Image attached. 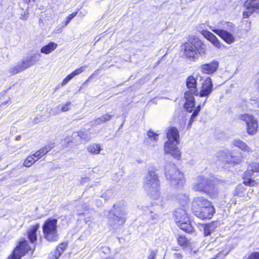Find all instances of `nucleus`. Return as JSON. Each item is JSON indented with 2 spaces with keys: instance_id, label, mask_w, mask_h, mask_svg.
Here are the masks:
<instances>
[{
  "instance_id": "f257e3e1",
  "label": "nucleus",
  "mask_w": 259,
  "mask_h": 259,
  "mask_svg": "<svg viewBox=\"0 0 259 259\" xmlns=\"http://www.w3.org/2000/svg\"><path fill=\"white\" fill-rule=\"evenodd\" d=\"M167 141L165 142L164 151L165 154H170L174 158H181V152L177 145L179 144V133L177 128L169 127L166 133Z\"/></svg>"
},
{
  "instance_id": "f03ea898",
  "label": "nucleus",
  "mask_w": 259,
  "mask_h": 259,
  "mask_svg": "<svg viewBox=\"0 0 259 259\" xmlns=\"http://www.w3.org/2000/svg\"><path fill=\"white\" fill-rule=\"evenodd\" d=\"M181 50L185 58L191 61L197 59L199 55L203 56L205 54L204 45L198 39L182 44Z\"/></svg>"
},
{
  "instance_id": "7ed1b4c3",
  "label": "nucleus",
  "mask_w": 259,
  "mask_h": 259,
  "mask_svg": "<svg viewBox=\"0 0 259 259\" xmlns=\"http://www.w3.org/2000/svg\"><path fill=\"white\" fill-rule=\"evenodd\" d=\"M159 181L158 177L154 171H149L145 177L144 188L150 197L157 199L159 197Z\"/></svg>"
},
{
  "instance_id": "20e7f679",
  "label": "nucleus",
  "mask_w": 259,
  "mask_h": 259,
  "mask_svg": "<svg viewBox=\"0 0 259 259\" xmlns=\"http://www.w3.org/2000/svg\"><path fill=\"white\" fill-rule=\"evenodd\" d=\"M113 207L109 213L108 224L115 229L125 222V212L119 206L114 205Z\"/></svg>"
},
{
  "instance_id": "39448f33",
  "label": "nucleus",
  "mask_w": 259,
  "mask_h": 259,
  "mask_svg": "<svg viewBox=\"0 0 259 259\" xmlns=\"http://www.w3.org/2000/svg\"><path fill=\"white\" fill-rule=\"evenodd\" d=\"M57 224L56 219H49L43 225L44 237L49 241H56L58 240Z\"/></svg>"
},
{
  "instance_id": "423d86ee",
  "label": "nucleus",
  "mask_w": 259,
  "mask_h": 259,
  "mask_svg": "<svg viewBox=\"0 0 259 259\" xmlns=\"http://www.w3.org/2000/svg\"><path fill=\"white\" fill-rule=\"evenodd\" d=\"M165 175L173 185L183 183V174L179 170L173 163H168L166 165Z\"/></svg>"
},
{
  "instance_id": "0eeeda50",
  "label": "nucleus",
  "mask_w": 259,
  "mask_h": 259,
  "mask_svg": "<svg viewBox=\"0 0 259 259\" xmlns=\"http://www.w3.org/2000/svg\"><path fill=\"white\" fill-rule=\"evenodd\" d=\"M259 171V163L257 162H252L248 167L247 171L244 175V183L246 185L253 186L256 182L254 180L255 177L254 172H258Z\"/></svg>"
},
{
  "instance_id": "6e6552de",
  "label": "nucleus",
  "mask_w": 259,
  "mask_h": 259,
  "mask_svg": "<svg viewBox=\"0 0 259 259\" xmlns=\"http://www.w3.org/2000/svg\"><path fill=\"white\" fill-rule=\"evenodd\" d=\"M240 119L245 122L249 135H254L257 131L258 123L256 118L249 114H242Z\"/></svg>"
},
{
  "instance_id": "1a4fd4ad",
  "label": "nucleus",
  "mask_w": 259,
  "mask_h": 259,
  "mask_svg": "<svg viewBox=\"0 0 259 259\" xmlns=\"http://www.w3.org/2000/svg\"><path fill=\"white\" fill-rule=\"evenodd\" d=\"M31 250L32 248L28 245V242L23 240L20 242L8 259H21L22 256Z\"/></svg>"
},
{
  "instance_id": "9d476101",
  "label": "nucleus",
  "mask_w": 259,
  "mask_h": 259,
  "mask_svg": "<svg viewBox=\"0 0 259 259\" xmlns=\"http://www.w3.org/2000/svg\"><path fill=\"white\" fill-rule=\"evenodd\" d=\"M211 181L203 176H200L195 180L193 185V189L196 191H201L205 193Z\"/></svg>"
},
{
  "instance_id": "9b49d317",
  "label": "nucleus",
  "mask_w": 259,
  "mask_h": 259,
  "mask_svg": "<svg viewBox=\"0 0 259 259\" xmlns=\"http://www.w3.org/2000/svg\"><path fill=\"white\" fill-rule=\"evenodd\" d=\"M212 88L213 84L211 78L207 77L202 83L200 92L197 91L195 96L200 97H206L205 99H207L212 91Z\"/></svg>"
},
{
  "instance_id": "f8f14e48",
  "label": "nucleus",
  "mask_w": 259,
  "mask_h": 259,
  "mask_svg": "<svg viewBox=\"0 0 259 259\" xmlns=\"http://www.w3.org/2000/svg\"><path fill=\"white\" fill-rule=\"evenodd\" d=\"M214 208L211 204L209 206L202 207L199 210H195L194 214L202 220L211 219L214 213Z\"/></svg>"
},
{
  "instance_id": "ddd939ff",
  "label": "nucleus",
  "mask_w": 259,
  "mask_h": 259,
  "mask_svg": "<svg viewBox=\"0 0 259 259\" xmlns=\"http://www.w3.org/2000/svg\"><path fill=\"white\" fill-rule=\"evenodd\" d=\"M211 202L202 196H196L193 198L192 204L193 213L195 210L200 209L202 207L209 206Z\"/></svg>"
},
{
  "instance_id": "4468645a",
  "label": "nucleus",
  "mask_w": 259,
  "mask_h": 259,
  "mask_svg": "<svg viewBox=\"0 0 259 259\" xmlns=\"http://www.w3.org/2000/svg\"><path fill=\"white\" fill-rule=\"evenodd\" d=\"M244 7L246 10L243 12V18H246L256 10H259V3L258 1H245Z\"/></svg>"
},
{
  "instance_id": "2eb2a0df",
  "label": "nucleus",
  "mask_w": 259,
  "mask_h": 259,
  "mask_svg": "<svg viewBox=\"0 0 259 259\" xmlns=\"http://www.w3.org/2000/svg\"><path fill=\"white\" fill-rule=\"evenodd\" d=\"M182 201H180V203L183 205V207L178 208L176 209L174 213L175 220H180L184 215H187L186 211V204L188 201V197L186 195L183 196Z\"/></svg>"
},
{
  "instance_id": "dca6fc26",
  "label": "nucleus",
  "mask_w": 259,
  "mask_h": 259,
  "mask_svg": "<svg viewBox=\"0 0 259 259\" xmlns=\"http://www.w3.org/2000/svg\"><path fill=\"white\" fill-rule=\"evenodd\" d=\"M211 30L228 44H231L235 41V39L234 36L227 31L220 29H211Z\"/></svg>"
},
{
  "instance_id": "f3484780",
  "label": "nucleus",
  "mask_w": 259,
  "mask_h": 259,
  "mask_svg": "<svg viewBox=\"0 0 259 259\" xmlns=\"http://www.w3.org/2000/svg\"><path fill=\"white\" fill-rule=\"evenodd\" d=\"M201 33L216 48L218 49L221 48L223 45L213 33L206 30H202Z\"/></svg>"
},
{
  "instance_id": "a211bd4d",
  "label": "nucleus",
  "mask_w": 259,
  "mask_h": 259,
  "mask_svg": "<svg viewBox=\"0 0 259 259\" xmlns=\"http://www.w3.org/2000/svg\"><path fill=\"white\" fill-rule=\"evenodd\" d=\"M218 66V61L214 60L209 64H204L201 65V70L204 73L212 74L217 70Z\"/></svg>"
},
{
  "instance_id": "6ab92c4d",
  "label": "nucleus",
  "mask_w": 259,
  "mask_h": 259,
  "mask_svg": "<svg viewBox=\"0 0 259 259\" xmlns=\"http://www.w3.org/2000/svg\"><path fill=\"white\" fill-rule=\"evenodd\" d=\"M194 94L190 93V92H185L184 97L186 100L185 107L188 112H192V108L195 105V99L194 97Z\"/></svg>"
},
{
  "instance_id": "aec40b11",
  "label": "nucleus",
  "mask_w": 259,
  "mask_h": 259,
  "mask_svg": "<svg viewBox=\"0 0 259 259\" xmlns=\"http://www.w3.org/2000/svg\"><path fill=\"white\" fill-rule=\"evenodd\" d=\"M40 58V54L39 53H35L31 56L27 57L22 61L23 63L25 65L26 68L34 65L36 62L38 61Z\"/></svg>"
},
{
  "instance_id": "412c9836",
  "label": "nucleus",
  "mask_w": 259,
  "mask_h": 259,
  "mask_svg": "<svg viewBox=\"0 0 259 259\" xmlns=\"http://www.w3.org/2000/svg\"><path fill=\"white\" fill-rule=\"evenodd\" d=\"M186 85L189 91L187 92H190L192 94H194L195 95L197 92V81L193 76H189L186 80Z\"/></svg>"
},
{
  "instance_id": "4be33fe9",
  "label": "nucleus",
  "mask_w": 259,
  "mask_h": 259,
  "mask_svg": "<svg viewBox=\"0 0 259 259\" xmlns=\"http://www.w3.org/2000/svg\"><path fill=\"white\" fill-rule=\"evenodd\" d=\"M67 244L66 243H62L57 246L55 250L51 253L48 259H58L59 256L64 251V249L66 247Z\"/></svg>"
},
{
  "instance_id": "5701e85b",
  "label": "nucleus",
  "mask_w": 259,
  "mask_h": 259,
  "mask_svg": "<svg viewBox=\"0 0 259 259\" xmlns=\"http://www.w3.org/2000/svg\"><path fill=\"white\" fill-rule=\"evenodd\" d=\"M205 193L211 198H217L219 194V188L217 185H214L211 182Z\"/></svg>"
},
{
  "instance_id": "b1692460",
  "label": "nucleus",
  "mask_w": 259,
  "mask_h": 259,
  "mask_svg": "<svg viewBox=\"0 0 259 259\" xmlns=\"http://www.w3.org/2000/svg\"><path fill=\"white\" fill-rule=\"evenodd\" d=\"M39 228V224H36L30 226L28 230V237L32 243H34L36 240V232Z\"/></svg>"
},
{
  "instance_id": "393cba45",
  "label": "nucleus",
  "mask_w": 259,
  "mask_h": 259,
  "mask_svg": "<svg viewBox=\"0 0 259 259\" xmlns=\"http://www.w3.org/2000/svg\"><path fill=\"white\" fill-rule=\"evenodd\" d=\"M54 147V144L51 143L46 146V147L41 148L40 150L36 152L34 154L36 160H38L41 158L44 155H46L48 152Z\"/></svg>"
},
{
  "instance_id": "a878e982",
  "label": "nucleus",
  "mask_w": 259,
  "mask_h": 259,
  "mask_svg": "<svg viewBox=\"0 0 259 259\" xmlns=\"http://www.w3.org/2000/svg\"><path fill=\"white\" fill-rule=\"evenodd\" d=\"M58 45L54 42H50L40 49V52L44 54H49L57 48Z\"/></svg>"
},
{
  "instance_id": "bb28decb",
  "label": "nucleus",
  "mask_w": 259,
  "mask_h": 259,
  "mask_svg": "<svg viewBox=\"0 0 259 259\" xmlns=\"http://www.w3.org/2000/svg\"><path fill=\"white\" fill-rule=\"evenodd\" d=\"M233 144L234 146L239 148L244 152H246L247 153L251 152V148L240 140H234L233 141Z\"/></svg>"
},
{
  "instance_id": "cd10ccee",
  "label": "nucleus",
  "mask_w": 259,
  "mask_h": 259,
  "mask_svg": "<svg viewBox=\"0 0 259 259\" xmlns=\"http://www.w3.org/2000/svg\"><path fill=\"white\" fill-rule=\"evenodd\" d=\"M26 69L25 65H24L23 62H22L9 68V72L12 75H15L25 70Z\"/></svg>"
},
{
  "instance_id": "c85d7f7f",
  "label": "nucleus",
  "mask_w": 259,
  "mask_h": 259,
  "mask_svg": "<svg viewBox=\"0 0 259 259\" xmlns=\"http://www.w3.org/2000/svg\"><path fill=\"white\" fill-rule=\"evenodd\" d=\"M70 104L71 102H68L64 104L58 106L56 108L52 110V111L54 115L58 114L60 111H67L70 109Z\"/></svg>"
},
{
  "instance_id": "c756f323",
  "label": "nucleus",
  "mask_w": 259,
  "mask_h": 259,
  "mask_svg": "<svg viewBox=\"0 0 259 259\" xmlns=\"http://www.w3.org/2000/svg\"><path fill=\"white\" fill-rule=\"evenodd\" d=\"M73 138L78 137V139H82L85 141H89L91 139L90 135L82 131L74 132L72 134Z\"/></svg>"
},
{
  "instance_id": "7c9ffc66",
  "label": "nucleus",
  "mask_w": 259,
  "mask_h": 259,
  "mask_svg": "<svg viewBox=\"0 0 259 259\" xmlns=\"http://www.w3.org/2000/svg\"><path fill=\"white\" fill-rule=\"evenodd\" d=\"M112 115L108 114L103 115L102 117L97 118L95 121L93 125H99L110 120L112 118Z\"/></svg>"
},
{
  "instance_id": "2f4dec72",
  "label": "nucleus",
  "mask_w": 259,
  "mask_h": 259,
  "mask_svg": "<svg viewBox=\"0 0 259 259\" xmlns=\"http://www.w3.org/2000/svg\"><path fill=\"white\" fill-rule=\"evenodd\" d=\"M178 227L183 231L187 233H192L194 229L190 222L185 223L184 224H178Z\"/></svg>"
},
{
  "instance_id": "473e14b6",
  "label": "nucleus",
  "mask_w": 259,
  "mask_h": 259,
  "mask_svg": "<svg viewBox=\"0 0 259 259\" xmlns=\"http://www.w3.org/2000/svg\"><path fill=\"white\" fill-rule=\"evenodd\" d=\"M88 151L93 154H98L102 150L99 144H93L88 146L87 148Z\"/></svg>"
},
{
  "instance_id": "72a5a7b5",
  "label": "nucleus",
  "mask_w": 259,
  "mask_h": 259,
  "mask_svg": "<svg viewBox=\"0 0 259 259\" xmlns=\"http://www.w3.org/2000/svg\"><path fill=\"white\" fill-rule=\"evenodd\" d=\"M230 158L228 157L226 162L228 163L238 164L242 160L241 156H234L232 154L230 155Z\"/></svg>"
},
{
  "instance_id": "f704fd0d",
  "label": "nucleus",
  "mask_w": 259,
  "mask_h": 259,
  "mask_svg": "<svg viewBox=\"0 0 259 259\" xmlns=\"http://www.w3.org/2000/svg\"><path fill=\"white\" fill-rule=\"evenodd\" d=\"M204 235L205 236L211 234L214 230V226L213 224H206L203 227Z\"/></svg>"
},
{
  "instance_id": "c9c22d12",
  "label": "nucleus",
  "mask_w": 259,
  "mask_h": 259,
  "mask_svg": "<svg viewBox=\"0 0 259 259\" xmlns=\"http://www.w3.org/2000/svg\"><path fill=\"white\" fill-rule=\"evenodd\" d=\"M37 160H36L34 154L30 155L24 160L23 165L25 167H30Z\"/></svg>"
},
{
  "instance_id": "e433bc0d",
  "label": "nucleus",
  "mask_w": 259,
  "mask_h": 259,
  "mask_svg": "<svg viewBox=\"0 0 259 259\" xmlns=\"http://www.w3.org/2000/svg\"><path fill=\"white\" fill-rule=\"evenodd\" d=\"M147 135L151 141H153L154 142H157L159 134L155 133L151 130H149L147 132Z\"/></svg>"
},
{
  "instance_id": "4c0bfd02",
  "label": "nucleus",
  "mask_w": 259,
  "mask_h": 259,
  "mask_svg": "<svg viewBox=\"0 0 259 259\" xmlns=\"http://www.w3.org/2000/svg\"><path fill=\"white\" fill-rule=\"evenodd\" d=\"M87 68V66L86 65L81 66L80 67L75 69L74 71H73L72 73H71L69 74L72 76V78H73L76 75H77L82 73V72H83L84 71H85Z\"/></svg>"
},
{
  "instance_id": "58836bf2",
  "label": "nucleus",
  "mask_w": 259,
  "mask_h": 259,
  "mask_svg": "<svg viewBox=\"0 0 259 259\" xmlns=\"http://www.w3.org/2000/svg\"><path fill=\"white\" fill-rule=\"evenodd\" d=\"M77 12L72 13L68 16L65 19V21L64 23V26H66L70 21L76 15Z\"/></svg>"
},
{
  "instance_id": "ea45409f",
  "label": "nucleus",
  "mask_w": 259,
  "mask_h": 259,
  "mask_svg": "<svg viewBox=\"0 0 259 259\" xmlns=\"http://www.w3.org/2000/svg\"><path fill=\"white\" fill-rule=\"evenodd\" d=\"M178 242L181 246H184L187 244L188 240L185 237L180 236L178 238Z\"/></svg>"
},
{
  "instance_id": "a19ab883",
  "label": "nucleus",
  "mask_w": 259,
  "mask_h": 259,
  "mask_svg": "<svg viewBox=\"0 0 259 259\" xmlns=\"http://www.w3.org/2000/svg\"><path fill=\"white\" fill-rule=\"evenodd\" d=\"M184 216V217H182V219H180V220H176V222L178 226V224H184L185 223L190 222L189 219L188 217V214Z\"/></svg>"
},
{
  "instance_id": "79ce46f5",
  "label": "nucleus",
  "mask_w": 259,
  "mask_h": 259,
  "mask_svg": "<svg viewBox=\"0 0 259 259\" xmlns=\"http://www.w3.org/2000/svg\"><path fill=\"white\" fill-rule=\"evenodd\" d=\"M198 110H195L191 115V118L189 121V125H191L192 122L194 121L195 118L198 115L199 113Z\"/></svg>"
},
{
  "instance_id": "37998d69",
  "label": "nucleus",
  "mask_w": 259,
  "mask_h": 259,
  "mask_svg": "<svg viewBox=\"0 0 259 259\" xmlns=\"http://www.w3.org/2000/svg\"><path fill=\"white\" fill-rule=\"evenodd\" d=\"M198 110H195L191 115V118L189 121V125H191L192 122L194 121L195 118L198 115L199 113Z\"/></svg>"
},
{
  "instance_id": "c03bdc74",
  "label": "nucleus",
  "mask_w": 259,
  "mask_h": 259,
  "mask_svg": "<svg viewBox=\"0 0 259 259\" xmlns=\"http://www.w3.org/2000/svg\"><path fill=\"white\" fill-rule=\"evenodd\" d=\"M73 78L72 77V76L70 75V74H68L62 81V83H61V85L62 87H63L64 85H65V84H66L71 79H72Z\"/></svg>"
},
{
  "instance_id": "a18cd8bd",
  "label": "nucleus",
  "mask_w": 259,
  "mask_h": 259,
  "mask_svg": "<svg viewBox=\"0 0 259 259\" xmlns=\"http://www.w3.org/2000/svg\"><path fill=\"white\" fill-rule=\"evenodd\" d=\"M29 12L27 10L22 12L21 14L20 19L23 20H26L28 17Z\"/></svg>"
},
{
  "instance_id": "49530a36",
  "label": "nucleus",
  "mask_w": 259,
  "mask_h": 259,
  "mask_svg": "<svg viewBox=\"0 0 259 259\" xmlns=\"http://www.w3.org/2000/svg\"><path fill=\"white\" fill-rule=\"evenodd\" d=\"M248 259H259V252H254L251 254Z\"/></svg>"
},
{
  "instance_id": "de8ad7c7",
  "label": "nucleus",
  "mask_w": 259,
  "mask_h": 259,
  "mask_svg": "<svg viewBox=\"0 0 259 259\" xmlns=\"http://www.w3.org/2000/svg\"><path fill=\"white\" fill-rule=\"evenodd\" d=\"M157 253V251L156 250H152L150 252V253L148 256V259H155V257L156 256Z\"/></svg>"
},
{
  "instance_id": "09e8293b",
  "label": "nucleus",
  "mask_w": 259,
  "mask_h": 259,
  "mask_svg": "<svg viewBox=\"0 0 259 259\" xmlns=\"http://www.w3.org/2000/svg\"><path fill=\"white\" fill-rule=\"evenodd\" d=\"M206 101V99H205L203 102H200V104L197 106L195 110H198V111L199 112L201 109V106H203L205 105Z\"/></svg>"
},
{
  "instance_id": "8fccbe9b",
  "label": "nucleus",
  "mask_w": 259,
  "mask_h": 259,
  "mask_svg": "<svg viewBox=\"0 0 259 259\" xmlns=\"http://www.w3.org/2000/svg\"><path fill=\"white\" fill-rule=\"evenodd\" d=\"M182 257V255L180 253H175L174 254V257L176 259H181Z\"/></svg>"
},
{
  "instance_id": "3c124183",
  "label": "nucleus",
  "mask_w": 259,
  "mask_h": 259,
  "mask_svg": "<svg viewBox=\"0 0 259 259\" xmlns=\"http://www.w3.org/2000/svg\"><path fill=\"white\" fill-rule=\"evenodd\" d=\"M62 28L61 27H57L55 30V32L57 33H60L62 31Z\"/></svg>"
},
{
  "instance_id": "603ef678",
  "label": "nucleus",
  "mask_w": 259,
  "mask_h": 259,
  "mask_svg": "<svg viewBox=\"0 0 259 259\" xmlns=\"http://www.w3.org/2000/svg\"><path fill=\"white\" fill-rule=\"evenodd\" d=\"M151 217L152 218V220L154 221V220H157V219L158 218V215L156 214H151Z\"/></svg>"
},
{
  "instance_id": "864d4df0",
  "label": "nucleus",
  "mask_w": 259,
  "mask_h": 259,
  "mask_svg": "<svg viewBox=\"0 0 259 259\" xmlns=\"http://www.w3.org/2000/svg\"><path fill=\"white\" fill-rule=\"evenodd\" d=\"M21 139V136H17V138H16V140H20Z\"/></svg>"
},
{
  "instance_id": "5fc2aeb1",
  "label": "nucleus",
  "mask_w": 259,
  "mask_h": 259,
  "mask_svg": "<svg viewBox=\"0 0 259 259\" xmlns=\"http://www.w3.org/2000/svg\"><path fill=\"white\" fill-rule=\"evenodd\" d=\"M8 102V101H5L2 104V105H5Z\"/></svg>"
},
{
  "instance_id": "6e6d98bb",
  "label": "nucleus",
  "mask_w": 259,
  "mask_h": 259,
  "mask_svg": "<svg viewBox=\"0 0 259 259\" xmlns=\"http://www.w3.org/2000/svg\"><path fill=\"white\" fill-rule=\"evenodd\" d=\"M23 2H25V1H23ZM28 2H29V1H26V3H27V5H28Z\"/></svg>"
},
{
  "instance_id": "4d7b16f0",
  "label": "nucleus",
  "mask_w": 259,
  "mask_h": 259,
  "mask_svg": "<svg viewBox=\"0 0 259 259\" xmlns=\"http://www.w3.org/2000/svg\"><path fill=\"white\" fill-rule=\"evenodd\" d=\"M156 146V145L155 144H153V146Z\"/></svg>"
}]
</instances>
